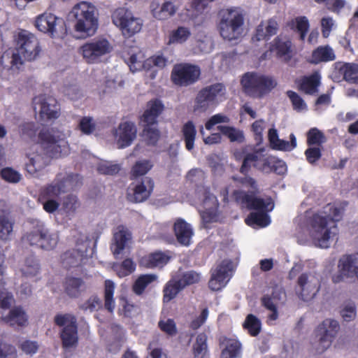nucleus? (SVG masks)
Listing matches in <instances>:
<instances>
[{
	"mask_svg": "<svg viewBox=\"0 0 358 358\" xmlns=\"http://www.w3.org/2000/svg\"><path fill=\"white\" fill-rule=\"evenodd\" d=\"M152 164L150 160L143 159L136 162L131 169V176L138 177L146 174L152 167Z\"/></svg>",
	"mask_w": 358,
	"mask_h": 358,
	"instance_id": "57",
	"label": "nucleus"
},
{
	"mask_svg": "<svg viewBox=\"0 0 358 358\" xmlns=\"http://www.w3.org/2000/svg\"><path fill=\"white\" fill-rule=\"evenodd\" d=\"M271 51L275 52L278 58L289 62L292 58V42L288 38L277 36L270 47Z\"/></svg>",
	"mask_w": 358,
	"mask_h": 358,
	"instance_id": "31",
	"label": "nucleus"
},
{
	"mask_svg": "<svg viewBox=\"0 0 358 358\" xmlns=\"http://www.w3.org/2000/svg\"><path fill=\"white\" fill-rule=\"evenodd\" d=\"M173 230L176 239L180 245L189 246L192 244L194 229L190 224L182 218H178L174 223Z\"/></svg>",
	"mask_w": 358,
	"mask_h": 358,
	"instance_id": "29",
	"label": "nucleus"
},
{
	"mask_svg": "<svg viewBox=\"0 0 358 358\" xmlns=\"http://www.w3.org/2000/svg\"><path fill=\"white\" fill-rule=\"evenodd\" d=\"M343 74V79L350 83L355 84L358 76V64L354 63H346L341 69Z\"/></svg>",
	"mask_w": 358,
	"mask_h": 358,
	"instance_id": "55",
	"label": "nucleus"
},
{
	"mask_svg": "<svg viewBox=\"0 0 358 358\" xmlns=\"http://www.w3.org/2000/svg\"><path fill=\"white\" fill-rule=\"evenodd\" d=\"M35 111L38 110L43 120L57 119L59 116L60 108L57 101L52 96L39 95L33 99Z\"/></svg>",
	"mask_w": 358,
	"mask_h": 358,
	"instance_id": "24",
	"label": "nucleus"
},
{
	"mask_svg": "<svg viewBox=\"0 0 358 358\" xmlns=\"http://www.w3.org/2000/svg\"><path fill=\"white\" fill-rule=\"evenodd\" d=\"M54 322L56 325L62 327L59 335L63 348H75L78 342L76 317L69 313L57 314L55 316Z\"/></svg>",
	"mask_w": 358,
	"mask_h": 358,
	"instance_id": "11",
	"label": "nucleus"
},
{
	"mask_svg": "<svg viewBox=\"0 0 358 358\" xmlns=\"http://www.w3.org/2000/svg\"><path fill=\"white\" fill-rule=\"evenodd\" d=\"M157 279L155 274H143L138 277L132 286L133 292L138 296L143 294L148 286Z\"/></svg>",
	"mask_w": 358,
	"mask_h": 358,
	"instance_id": "42",
	"label": "nucleus"
},
{
	"mask_svg": "<svg viewBox=\"0 0 358 358\" xmlns=\"http://www.w3.org/2000/svg\"><path fill=\"white\" fill-rule=\"evenodd\" d=\"M191 31L189 28L185 27H178L176 29L173 30L169 39V44H181L185 43L190 36Z\"/></svg>",
	"mask_w": 358,
	"mask_h": 358,
	"instance_id": "47",
	"label": "nucleus"
},
{
	"mask_svg": "<svg viewBox=\"0 0 358 358\" xmlns=\"http://www.w3.org/2000/svg\"><path fill=\"white\" fill-rule=\"evenodd\" d=\"M320 289V276L315 273H301L297 280L296 292L303 301L313 299Z\"/></svg>",
	"mask_w": 358,
	"mask_h": 358,
	"instance_id": "18",
	"label": "nucleus"
},
{
	"mask_svg": "<svg viewBox=\"0 0 358 358\" xmlns=\"http://www.w3.org/2000/svg\"><path fill=\"white\" fill-rule=\"evenodd\" d=\"M241 355V343L235 339H227L221 358H240Z\"/></svg>",
	"mask_w": 358,
	"mask_h": 358,
	"instance_id": "43",
	"label": "nucleus"
},
{
	"mask_svg": "<svg viewBox=\"0 0 358 358\" xmlns=\"http://www.w3.org/2000/svg\"><path fill=\"white\" fill-rule=\"evenodd\" d=\"M287 95L292 102L294 110L300 112L307 108L306 103L296 92L288 90Z\"/></svg>",
	"mask_w": 358,
	"mask_h": 358,
	"instance_id": "62",
	"label": "nucleus"
},
{
	"mask_svg": "<svg viewBox=\"0 0 358 358\" xmlns=\"http://www.w3.org/2000/svg\"><path fill=\"white\" fill-rule=\"evenodd\" d=\"M64 291L71 298L78 297L86 289V285L80 278L67 277L64 282Z\"/></svg>",
	"mask_w": 358,
	"mask_h": 358,
	"instance_id": "32",
	"label": "nucleus"
},
{
	"mask_svg": "<svg viewBox=\"0 0 358 358\" xmlns=\"http://www.w3.org/2000/svg\"><path fill=\"white\" fill-rule=\"evenodd\" d=\"M153 188V180L150 178L145 177L134 185L133 194H129V199L133 202H143L149 198Z\"/></svg>",
	"mask_w": 358,
	"mask_h": 358,
	"instance_id": "28",
	"label": "nucleus"
},
{
	"mask_svg": "<svg viewBox=\"0 0 358 358\" xmlns=\"http://www.w3.org/2000/svg\"><path fill=\"white\" fill-rule=\"evenodd\" d=\"M289 139L290 141H287L280 138L278 143L275 145L273 150L285 152L293 150L297 145L296 138L293 133L289 135Z\"/></svg>",
	"mask_w": 358,
	"mask_h": 358,
	"instance_id": "61",
	"label": "nucleus"
},
{
	"mask_svg": "<svg viewBox=\"0 0 358 358\" xmlns=\"http://www.w3.org/2000/svg\"><path fill=\"white\" fill-rule=\"evenodd\" d=\"M164 105L161 101L155 99L148 103L147 109L141 117L143 126V138L147 144L154 145L159 138L157 128V117L162 112Z\"/></svg>",
	"mask_w": 358,
	"mask_h": 358,
	"instance_id": "8",
	"label": "nucleus"
},
{
	"mask_svg": "<svg viewBox=\"0 0 358 358\" xmlns=\"http://www.w3.org/2000/svg\"><path fill=\"white\" fill-rule=\"evenodd\" d=\"M177 8L171 1L164 2L159 10H152L153 16L159 20H164L173 16L176 13Z\"/></svg>",
	"mask_w": 358,
	"mask_h": 358,
	"instance_id": "48",
	"label": "nucleus"
},
{
	"mask_svg": "<svg viewBox=\"0 0 358 358\" xmlns=\"http://www.w3.org/2000/svg\"><path fill=\"white\" fill-rule=\"evenodd\" d=\"M136 127L134 123L124 122L115 129L113 135L119 148L129 146L136 136Z\"/></svg>",
	"mask_w": 358,
	"mask_h": 358,
	"instance_id": "26",
	"label": "nucleus"
},
{
	"mask_svg": "<svg viewBox=\"0 0 358 358\" xmlns=\"http://www.w3.org/2000/svg\"><path fill=\"white\" fill-rule=\"evenodd\" d=\"M113 23L120 29L125 38H130L138 33L143 26V20L135 17L131 10L126 8L115 9L111 15Z\"/></svg>",
	"mask_w": 358,
	"mask_h": 358,
	"instance_id": "10",
	"label": "nucleus"
},
{
	"mask_svg": "<svg viewBox=\"0 0 358 358\" xmlns=\"http://www.w3.org/2000/svg\"><path fill=\"white\" fill-rule=\"evenodd\" d=\"M236 201L243 207L256 210L245 219L248 225L255 227H265L270 224L271 218L267 212L271 211L274 203L271 197L261 198L241 190H234L232 195Z\"/></svg>",
	"mask_w": 358,
	"mask_h": 358,
	"instance_id": "3",
	"label": "nucleus"
},
{
	"mask_svg": "<svg viewBox=\"0 0 358 358\" xmlns=\"http://www.w3.org/2000/svg\"><path fill=\"white\" fill-rule=\"evenodd\" d=\"M339 273L334 275L332 280L338 283L345 278L358 280V252L341 257L338 264Z\"/></svg>",
	"mask_w": 358,
	"mask_h": 358,
	"instance_id": "22",
	"label": "nucleus"
},
{
	"mask_svg": "<svg viewBox=\"0 0 358 358\" xmlns=\"http://www.w3.org/2000/svg\"><path fill=\"white\" fill-rule=\"evenodd\" d=\"M226 94L225 86L222 83H215L203 88L195 99V111L206 112L210 106L217 104Z\"/></svg>",
	"mask_w": 358,
	"mask_h": 358,
	"instance_id": "14",
	"label": "nucleus"
},
{
	"mask_svg": "<svg viewBox=\"0 0 358 358\" xmlns=\"http://www.w3.org/2000/svg\"><path fill=\"white\" fill-rule=\"evenodd\" d=\"M207 351V336L203 333L199 334L193 344L194 358H204Z\"/></svg>",
	"mask_w": 358,
	"mask_h": 358,
	"instance_id": "46",
	"label": "nucleus"
},
{
	"mask_svg": "<svg viewBox=\"0 0 358 358\" xmlns=\"http://www.w3.org/2000/svg\"><path fill=\"white\" fill-rule=\"evenodd\" d=\"M43 234L36 248L47 251L54 250L59 242V234L57 232L51 231L47 227H45Z\"/></svg>",
	"mask_w": 358,
	"mask_h": 358,
	"instance_id": "38",
	"label": "nucleus"
},
{
	"mask_svg": "<svg viewBox=\"0 0 358 358\" xmlns=\"http://www.w3.org/2000/svg\"><path fill=\"white\" fill-rule=\"evenodd\" d=\"M326 142V137L324 134L317 128H311L307 133V144L309 146H321Z\"/></svg>",
	"mask_w": 358,
	"mask_h": 358,
	"instance_id": "54",
	"label": "nucleus"
},
{
	"mask_svg": "<svg viewBox=\"0 0 358 358\" xmlns=\"http://www.w3.org/2000/svg\"><path fill=\"white\" fill-rule=\"evenodd\" d=\"M232 262L224 259L215 268L211 270L208 287L213 291H219L226 287L232 276Z\"/></svg>",
	"mask_w": 358,
	"mask_h": 358,
	"instance_id": "23",
	"label": "nucleus"
},
{
	"mask_svg": "<svg viewBox=\"0 0 358 358\" xmlns=\"http://www.w3.org/2000/svg\"><path fill=\"white\" fill-rule=\"evenodd\" d=\"M183 289L184 287L178 280V275L173 276L171 279L166 282L164 287V302L168 303L171 301Z\"/></svg>",
	"mask_w": 358,
	"mask_h": 358,
	"instance_id": "37",
	"label": "nucleus"
},
{
	"mask_svg": "<svg viewBox=\"0 0 358 358\" xmlns=\"http://www.w3.org/2000/svg\"><path fill=\"white\" fill-rule=\"evenodd\" d=\"M320 80L321 76L318 72H315L309 76H305L300 83V90L307 94H315L318 92Z\"/></svg>",
	"mask_w": 358,
	"mask_h": 358,
	"instance_id": "35",
	"label": "nucleus"
},
{
	"mask_svg": "<svg viewBox=\"0 0 358 358\" xmlns=\"http://www.w3.org/2000/svg\"><path fill=\"white\" fill-rule=\"evenodd\" d=\"M45 227L44 222L40 220L29 219L27 222V229L22 237V243L36 248Z\"/></svg>",
	"mask_w": 358,
	"mask_h": 358,
	"instance_id": "25",
	"label": "nucleus"
},
{
	"mask_svg": "<svg viewBox=\"0 0 358 358\" xmlns=\"http://www.w3.org/2000/svg\"><path fill=\"white\" fill-rule=\"evenodd\" d=\"M201 196V207L199 210L202 220V226L208 228V224L218 220L219 202L217 197L211 193L210 188L203 187L199 192Z\"/></svg>",
	"mask_w": 358,
	"mask_h": 358,
	"instance_id": "13",
	"label": "nucleus"
},
{
	"mask_svg": "<svg viewBox=\"0 0 358 358\" xmlns=\"http://www.w3.org/2000/svg\"><path fill=\"white\" fill-rule=\"evenodd\" d=\"M110 43L103 37L93 38L80 46L79 53L87 64H98L112 50Z\"/></svg>",
	"mask_w": 358,
	"mask_h": 358,
	"instance_id": "12",
	"label": "nucleus"
},
{
	"mask_svg": "<svg viewBox=\"0 0 358 358\" xmlns=\"http://www.w3.org/2000/svg\"><path fill=\"white\" fill-rule=\"evenodd\" d=\"M241 85L248 95L262 98L270 93L277 86L278 83L271 76L257 72H248L243 76Z\"/></svg>",
	"mask_w": 358,
	"mask_h": 358,
	"instance_id": "6",
	"label": "nucleus"
},
{
	"mask_svg": "<svg viewBox=\"0 0 358 358\" xmlns=\"http://www.w3.org/2000/svg\"><path fill=\"white\" fill-rule=\"evenodd\" d=\"M115 270L120 278L125 277L136 270V264L131 259L128 258L124 259L119 266H116Z\"/></svg>",
	"mask_w": 358,
	"mask_h": 358,
	"instance_id": "60",
	"label": "nucleus"
},
{
	"mask_svg": "<svg viewBox=\"0 0 358 358\" xmlns=\"http://www.w3.org/2000/svg\"><path fill=\"white\" fill-rule=\"evenodd\" d=\"M279 29V24L275 18L272 17L266 21H262L257 27L255 35L252 39L253 41L262 40L268 41L275 35Z\"/></svg>",
	"mask_w": 358,
	"mask_h": 358,
	"instance_id": "30",
	"label": "nucleus"
},
{
	"mask_svg": "<svg viewBox=\"0 0 358 358\" xmlns=\"http://www.w3.org/2000/svg\"><path fill=\"white\" fill-rule=\"evenodd\" d=\"M290 28L299 34L301 41H304L309 29V21L306 16L296 17L292 20L289 24Z\"/></svg>",
	"mask_w": 358,
	"mask_h": 358,
	"instance_id": "44",
	"label": "nucleus"
},
{
	"mask_svg": "<svg viewBox=\"0 0 358 358\" xmlns=\"http://www.w3.org/2000/svg\"><path fill=\"white\" fill-rule=\"evenodd\" d=\"M48 162L47 158L40 154H34L29 157L28 162L26 163V170L31 176H38V172L43 170Z\"/></svg>",
	"mask_w": 358,
	"mask_h": 358,
	"instance_id": "34",
	"label": "nucleus"
},
{
	"mask_svg": "<svg viewBox=\"0 0 358 358\" xmlns=\"http://www.w3.org/2000/svg\"><path fill=\"white\" fill-rule=\"evenodd\" d=\"M35 27L38 31L51 38L62 37L66 34L64 20L51 13H44L35 20Z\"/></svg>",
	"mask_w": 358,
	"mask_h": 358,
	"instance_id": "15",
	"label": "nucleus"
},
{
	"mask_svg": "<svg viewBox=\"0 0 358 358\" xmlns=\"http://www.w3.org/2000/svg\"><path fill=\"white\" fill-rule=\"evenodd\" d=\"M13 222H12L8 215L0 214V239L2 241H8L10 239V236L13 229Z\"/></svg>",
	"mask_w": 358,
	"mask_h": 358,
	"instance_id": "50",
	"label": "nucleus"
},
{
	"mask_svg": "<svg viewBox=\"0 0 358 358\" xmlns=\"http://www.w3.org/2000/svg\"><path fill=\"white\" fill-rule=\"evenodd\" d=\"M201 274L195 271H188L178 276V280L185 288L188 285L195 284L199 282Z\"/></svg>",
	"mask_w": 358,
	"mask_h": 358,
	"instance_id": "58",
	"label": "nucleus"
},
{
	"mask_svg": "<svg viewBox=\"0 0 358 358\" xmlns=\"http://www.w3.org/2000/svg\"><path fill=\"white\" fill-rule=\"evenodd\" d=\"M262 306L271 311L268 315V320L270 321H275L278 318V303L275 301V296L271 297L269 295H264L262 298Z\"/></svg>",
	"mask_w": 358,
	"mask_h": 358,
	"instance_id": "52",
	"label": "nucleus"
},
{
	"mask_svg": "<svg viewBox=\"0 0 358 358\" xmlns=\"http://www.w3.org/2000/svg\"><path fill=\"white\" fill-rule=\"evenodd\" d=\"M80 203L76 195L70 194L62 201V208L66 213H73L79 207Z\"/></svg>",
	"mask_w": 358,
	"mask_h": 358,
	"instance_id": "59",
	"label": "nucleus"
},
{
	"mask_svg": "<svg viewBox=\"0 0 358 358\" xmlns=\"http://www.w3.org/2000/svg\"><path fill=\"white\" fill-rule=\"evenodd\" d=\"M63 134L53 129H43L39 132V139L44 154L51 158H58L69 152L67 141Z\"/></svg>",
	"mask_w": 358,
	"mask_h": 358,
	"instance_id": "9",
	"label": "nucleus"
},
{
	"mask_svg": "<svg viewBox=\"0 0 358 358\" xmlns=\"http://www.w3.org/2000/svg\"><path fill=\"white\" fill-rule=\"evenodd\" d=\"M243 328L248 331L252 336H257L262 329V322L255 315L249 314L243 324Z\"/></svg>",
	"mask_w": 358,
	"mask_h": 358,
	"instance_id": "51",
	"label": "nucleus"
},
{
	"mask_svg": "<svg viewBox=\"0 0 358 358\" xmlns=\"http://www.w3.org/2000/svg\"><path fill=\"white\" fill-rule=\"evenodd\" d=\"M181 132L186 149L188 151H192L194 148V141L196 135L195 124L191 120L187 121L183 124Z\"/></svg>",
	"mask_w": 358,
	"mask_h": 358,
	"instance_id": "40",
	"label": "nucleus"
},
{
	"mask_svg": "<svg viewBox=\"0 0 358 358\" xmlns=\"http://www.w3.org/2000/svg\"><path fill=\"white\" fill-rule=\"evenodd\" d=\"M115 285L111 280L104 282V307L109 313H113L115 308V301L113 298Z\"/></svg>",
	"mask_w": 358,
	"mask_h": 358,
	"instance_id": "41",
	"label": "nucleus"
},
{
	"mask_svg": "<svg viewBox=\"0 0 358 358\" xmlns=\"http://www.w3.org/2000/svg\"><path fill=\"white\" fill-rule=\"evenodd\" d=\"M41 51L37 38L26 30L20 31L16 38V48L5 51L0 59V76L9 80L23 64L22 57L27 61L36 59Z\"/></svg>",
	"mask_w": 358,
	"mask_h": 358,
	"instance_id": "2",
	"label": "nucleus"
},
{
	"mask_svg": "<svg viewBox=\"0 0 358 358\" xmlns=\"http://www.w3.org/2000/svg\"><path fill=\"white\" fill-rule=\"evenodd\" d=\"M217 129L223 135L227 136L231 142L242 143L244 141L243 132L234 127L219 125L217 127Z\"/></svg>",
	"mask_w": 358,
	"mask_h": 358,
	"instance_id": "49",
	"label": "nucleus"
},
{
	"mask_svg": "<svg viewBox=\"0 0 358 358\" xmlns=\"http://www.w3.org/2000/svg\"><path fill=\"white\" fill-rule=\"evenodd\" d=\"M168 62V59L162 55H156L147 59L143 62L137 60L136 55H132L129 58L127 64L132 72H136L143 68L146 71H150L149 76L154 79L156 77L157 69L164 68Z\"/></svg>",
	"mask_w": 358,
	"mask_h": 358,
	"instance_id": "21",
	"label": "nucleus"
},
{
	"mask_svg": "<svg viewBox=\"0 0 358 358\" xmlns=\"http://www.w3.org/2000/svg\"><path fill=\"white\" fill-rule=\"evenodd\" d=\"M90 241L87 238L78 239L76 248L65 252L62 255V263L64 267L69 268L84 264L88 259V249Z\"/></svg>",
	"mask_w": 358,
	"mask_h": 358,
	"instance_id": "19",
	"label": "nucleus"
},
{
	"mask_svg": "<svg viewBox=\"0 0 358 358\" xmlns=\"http://www.w3.org/2000/svg\"><path fill=\"white\" fill-rule=\"evenodd\" d=\"M196 50L201 53H209L213 49V41L210 36L198 34L196 37Z\"/></svg>",
	"mask_w": 358,
	"mask_h": 358,
	"instance_id": "53",
	"label": "nucleus"
},
{
	"mask_svg": "<svg viewBox=\"0 0 358 358\" xmlns=\"http://www.w3.org/2000/svg\"><path fill=\"white\" fill-rule=\"evenodd\" d=\"M10 325L24 326L27 322L26 313L21 307H15L10 311L8 317L5 318Z\"/></svg>",
	"mask_w": 358,
	"mask_h": 358,
	"instance_id": "45",
	"label": "nucleus"
},
{
	"mask_svg": "<svg viewBox=\"0 0 358 358\" xmlns=\"http://www.w3.org/2000/svg\"><path fill=\"white\" fill-rule=\"evenodd\" d=\"M22 275L27 278L36 276L41 270L38 260L33 255L26 257L20 268Z\"/></svg>",
	"mask_w": 358,
	"mask_h": 358,
	"instance_id": "36",
	"label": "nucleus"
},
{
	"mask_svg": "<svg viewBox=\"0 0 358 358\" xmlns=\"http://www.w3.org/2000/svg\"><path fill=\"white\" fill-rule=\"evenodd\" d=\"M71 15L76 20L74 29L80 37L91 36L96 33L99 20L96 7L92 3L81 1L76 4Z\"/></svg>",
	"mask_w": 358,
	"mask_h": 358,
	"instance_id": "4",
	"label": "nucleus"
},
{
	"mask_svg": "<svg viewBox=\"0 0 358 358\" xmlns=\"http://www.w3.org/2000/svg\"><path fill=\"white\" fill-rule=\"evenodd\" d=\"M335 59L334 50L329 45H321L313 51L310 62L317 64L321 62L334 61Z\"/></svg>",
	"mask_w": 358,
	"mask_h": 358,
	"instance_id": "33",
	"label": "nucleus"
},
{
	"mask_svg": "<svg viewBox=\"0 0 358 358\" xmlns=\"http://www.w3.org/2000/svg\"><path fill=\"white\" fill-rule=\"evenodd\" d=\"M339 329L338 321L333 319H326L317 327L315 330L317 341L314 343L317 353H322L330 347Z\"/></svg>",
	"mask_w": 358,
	"mask_h": 358,
	"instance_id": "16",
	"label": "nucleus"
},
{
	"mask_svg": "<svg viewBox=\"0 0 358 358\" xmlns=\"http://www.w3.org/2000/svg\"><path fill=\"white\" fill-rule=\"evenodd\" d=\"M82 185V178L77 173L57 174L54 180L41 188L40 199H56L61 194L73 190Z\"/></svg>",
	"mask_w": 358,
	"mask_h": 358,
	"instance_id": "7",
	"label": "nucleus"
},
{
	"mask_svg": "<svg viewBox=\"0 0 358 358\" xmlns=\"http://www.w3.org/2000/svg\"><path fill=\"white\" fill-rule=\"evenodd\" d=\"M131 240V233L126 227L123 225L117 227L113 233L110 245V250L115 258H118Z\"/></svg>",
	"mask_w": 358,
	"mask_h": 358,
	"instance_id": "27",
	"label": "nucleus"
},
{
	"mask_svg": "<svg viewBox=\"0 0 358 358\" xmlns=\"http://www.w3.org/2000/svg\"><path fill=\"white\" fill-rule=\"evenodd\" d=\"M264 149H259L251 153H248L243 157V164L241 167V173L247 174L252 166L258 170L266 173L272 172V166L274 163V156H266L264 155Z\"/></svg>",
	"mask_w": 358,
	"mask_h": 358,
	"instance_id": "17",
	"label": "nucleus"
},
{
	"mask_svg": "<svg viewBox=\"0 0 358 358\" xmlns=\"http://www.w3.org/2000/svg\"><path fill=\"white\" fill-rule=\"evenodd\" d=\"M170 259V257L162 252H153L142 259L141 263L148 268L162 267Z\"/></svg>",
	"mask_w": 358,
	"mask_h": 358,
	"instance_id": "39",
	"label": "nucleus"
},
{
	"mask_svg": "<svg viewBox=\"0 0 358 358\" xmlns=\"http://www.w3.org/2000/svg\"><path fill=\"white\" fill-rule=\"evenodd\" d=\"M1 176L4 180L10 183H17L22 178V176L18 171L10 167L1 169Z\"/></svg>",
	"mask_w": 358,
	"mask_h": 358,
	"instance_id": "63",
	"label": "nucleus"
},
{
	"mask_svg": "<svg viewBox=\"0 0 358 358\" xmlns=\"http://www.w3.org/2000/svg\"><path fill=\"white\" fill-rule=\"evenodd\" d=\"M343 213V209L332 203H328L322 211L311 217L306 212L304 227L316 247L329 248L330 241L338 234L336 223L342 218Z\"/></svg>",
	"mask_w": 358,
	"mask_h": 358,
	"instance_id": "1",
	"label": "nucleus"
},
{
	"mask_svg": "<svg viewBox=\"0 0 358 358\" xmlns=\"http://www.w3.org/2000/svg\"><path fill=\"white\" fill-rule=\"evenodd\" d=\"M121 169L120 164L109 161H103L100 162L97 166L99 173L103 175H115L117 174Z\"/></svg>",
	"mask_w": 358,
	"mask_h": 358,
	"instance_id": "56",
	"label": "nucleus"
},
{
	"mask_svg": "<svg viewBox=\"0 0 358 358\" xmlns=\"http://www.w3.org/2000/svg\"><path fill=\"white\" fill-rule=\"evenodd\" d=\"M341 315L346 322L353 320L356 317V306L352 301L346 302L341 310Z\"/></svg>",
	"mask_w": 358,
	"mask_h": 358,
	"instance_id": "64",
	"label": "nucleus"
},
{
	"mask_svg": "<svg viewBox=\"0 0 358 358\" xmlns=\"http://www.w3.org/2000/svg\"><path fill=\"white\" fill-rule=\"evenodd\" d=\"M201 74L198 66L189 64H178L174 66L171 72L173 82L179 86H188L195 83Z\"/></svg>",
	"mask_w": 358,
	"mask_h": 358,
	"instance_id": "20",
	"label": "nucleus"
},
{
	"mask_svg": "<svg viewBox=\"0 0 358 358\" xmlns=\"http://www.w3.org/2000/svg\"><path fill=\"white\" fill-rule=\"evenodd\" d=\"M218 29L220 36L227 41L238 40L242 35L244 15L240 8L222 9L219 12Z\"/></svg>",
	"mask_w": 358,
	"mask_h": 358,
	"instance_id": "5",
	"label": "nucleus"
}]
</instances>
